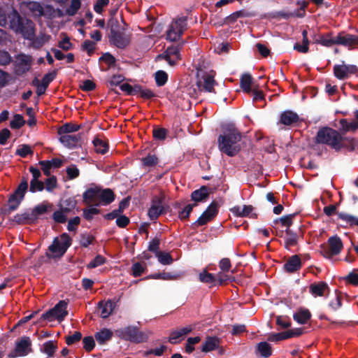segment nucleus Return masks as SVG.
Returning <instances> with one entry per match:
<instances>
[{
	"mask_svg": "<svg viewBox=\"0 0 358 358\" xmlns=\"http://www.w3.org/2000/svg\"><path fill=\"white\" fill-rule=\"evenodd\" d=\"M93 143L96 152L104 154L107 152L108 145L103 141L96 138L94 140Z\"/></svg>",
	"mask_w": 358,
	"mask_h": 358,
	"instance_id": "38",
	"label": "nucleus"
},
{
	"mask_svg": "<svg viewBox=\"0 0 358 358\" xmlns=\"http://www.w3.org/2000/svg\"><path fill=\"white\" fill-rule=\"evenodd\" d=\"M82 47L84 50L87 51L89 55H91L95 49V43L90 40H86L84 41Z\"/></svg>",
	"mask_w": 358,
	"mask_h": 358,
	"instance_id": "61",
	"label": "nucleus"
},
{
	"mask_svg": "<svg viewBox=\"0 0 358 358\" xmlns=\"http://www.w3.org/2000/svg\"><path fill=\"white\" fill-rule=\"evenodd\" d=\"M329 306L334 310H336L341 307V296L339 293L335 292L334 296L329 302Z\"/></svg>",
	"mask_w": 358,
	"mask_h": 358,
	"instance_id": "44",
	"label": "nucleus"
},
{
	"mask_svg": "<svg viewBox=\"0 0 358 358\" xmlns=\"http://www.w3.org/2000/svg\"><path fill=\"white\" fill-rule=\"evenodd\" d=\"M157 257L158 258V261L164 265H169L173 262L171 256L167 252H157Z\"/></svg>",
	"mask_w": 358,
	"mask_h": 358,
	"instance_id": "42",
	"label": "nucleus"
},
{
	"mask_svg": "<svg viewBox=\"0 0 358 358\" xmlns=\"http://www.w3.org/2000/svg\"><path fill=\"white\" fill-rule=\"evenodd\" d=\"M112 336L113 332L110 329H103L95 334V338L98 343L103 344L109 341Z\"/></svg>",
	"mask_w": 358,
	"mask_h": 358,
	"instance_id": "34",
	"label": "nucleus"
},
{
	"mask_svg": "<svg viewBox=\"0 0 358 358\" xmlns=\"http://www.w3.org/2000/svg\"><path fill=\"white\" fill-rule=\"evenodd\" d=\"M99 191L100 188L97 187L88 189L83 194L85 202L98 206Z\"/></svg>",
	"mask_w": 358,
	"mask_h": 358,
	"instance_id": "21",
	"label": "nucleus"
},
{
	"mask_svg": "<svg viewBox=\"0 0 358 358\" xmlns=\"http://www.w3.org/2000/svg\"><path fill=\"white\" fill-rule=\"evenodd\" d=\"M14 221L17 223H31L34 220H32L31 213L24 212L23 213L17 214L14 217Z\"/></svg>",
	"mask_w": 358,
	"mask_h": 358,
	"instance_id": "37",
	"label": "nucleus"
},
{
	"mask_svg": "<svg viewBox=\"0 0 358 358\" xmlns=\"http://www.w3.org/2000/svg\"><path fill=\"white\" fill-rule=\"evenodd\" d=\"M187 17H178L173 20L166 31V38L171 41L179 40L187 29Z\"/></svg>",
	"mask_w": 358,
	"mask_h": 358,
	"instance_id": "6",
	"label": "nucleus"
},
{
	"mask_svg": "<svg viewBox=\"0 0 358 358\" xmlns=\"http://www.w3.org/2000/svg\"><path fill=\"white\" fill-rule=\"evenodd\" d=\"M357 71V67L354 65H335L334 67V76L340 79H346L349 75L355 73Z\"/></svg>",
	"mask_w": 358,
	"mask_h": 358,
	"instance_id": "14",
	"label": "nucleus"
},
{
	"mask_svg": "<svg viewBox=\"0 0 358 358\" xmlns=\"http://www.w3.org/2000/svg\"><path fill=\"white\" fill-rule=\"evenodd\" d=\"M195 204L187 205L181 211L179 212V217L181 220L187 219L189 217L190 213L192 212Z\"/></svg>",
	"mask_w": 358,
	"mask_h": 358,
	"instance_id": "54",
	"label": "nucleus"
},
{
	"mask_svg": "<svg viewBox=\"0 0 358 358\" xmlns=\"http://www.w3.org/2000/svg\"><path fill=\"white\" fill-rule=\"evenodd\" d=\"M106 262V259L101 255H97L94 259H92L88 264L87 268H93L103 264Z\"/></svg>",
	"mask_w": 358,
	"mask_h": 358,
	"instance_id": "48",
	"label": "nucleus"
},
{
	"mask_svg": "<svg viewBox=\"0 0 358 358\" xmlns=\"http://www.w3.org/2000/svg\"><path fill=\"white\" fill-rule=\"evenodd\" d=\"M213 75L206 74L200 78L197 82V86L200 91L211 92L215 85Z\"/></svg>",
	"mask_w": 358,
	"mask_h": 358,
	"instance_id": "16",
	"label": "nucleus"
},
{
	"mask_svg": "<svg viewBox=\"0 0 358 358\" xmlns=\"http://www.w3.org/2000/svg\"><path fill=\"white\" fill-rule=\"evenodd\" d=\"M316 141L319 143L327 144L336 150L347 147V143H349L350 150H352L355 145L354 138H344L338 131L329 127L319 130Z\"/></svg>",
	"mask_w": 358,
	"mask_h": 358,
	"instance_id": "3",
	"label": "nucleus"
},
{
	"mask_svg": "<svg viewBox=\"0 0 358 358\" xmlns=\"http://www.w3.org/2000/svg\"><path fill=\"white\" fill-rule=\"evenodd\" d=\"M13 11L17 12L15 10L6 12L3 8L0 7V26L9 25L10 20V15L12 14Z\"/></svg>",
	"mask_w": 358,
	"mask_h": 358,
	"instance_id": "39",
	"label": "nucleus"
},
{
	"mask_svg": "<svg viewBox=\"0 0 358 358\" xmlns=\"http://www.w3.org/2000/svg\"><path fill=\"white\" fill-rule=\"evenodd\" d=\"M44 188V185L42 182L36 179H32L30 182V191L35 192L36 191H41Z\"/></svg>",
	"mask_w": 358,
	"mask_h": 358,
	"instance_id": "53",
	"label": "nucleus"
},
{
	"mask_svg": "<svg viewBox=\"0 0 358 358\" xmlns=\"http://www.w3.org/2000/svg\"><path fill=\"white\" fill-rule=\"evenodd\" d=\"M257 350L260 355L264 358L271 356L272 350L271 345L266 342L259 343L257 345Z\"/></svg>",
	"mask_w": 358,
	"mask_h": 358,
	"instance_id": "35",
	"label": "nucleus"
},
{
	"mask_svg": "<svg viewBox=\"0 0 358 358\" xmlns=\"http://www.w3.org/2000/svg\"><path fill=\"white\" fill-rule=\"evenodd\" d=\"M113 43L118 48H124L129 43V40L127 38L117 34L113 37Z\"/></svg>",
	"mask_w": 358,
	"mask_h": 358,
	"instance_id": "49",
	"label": "nucleus"
},
{
	"mask_svg": "<svg viewBox=\"0 0 358 358\" xmlns=\"http://www.w3.org/2000/svg\"><path fill=\"white\" fill-rule=\"evenodd\" d=\"M31 351V341L29 337L23 336L15 343L14 351L9 355L10 357H23Z\"/></svg>",
	"mask_w": 358,
	"mask_h": 358,
	"instance_id": "10",
	"label": "nucleus"
},
{
	"mask_svg": "<svg viewBox=\"0 0 358 358\" xmlns=\"http://www.w3.org/2000/svg\"><path fill=\"white\" fill-rule=\"evenodd\" d=\"M217 204L215 202H213L198 218L196 224L199 226H202L212 220L217 214Z\"/></svg>",
	"mask_w": 358,
	"mask_h": 358,
	"instance_id": "13",
	"label": "nucleus"
},
{
	"mask_svg": "<svg viewBox=\"0 0 358 358\" xmlns=\"http://www.w3.org/2000/svg\"><path fill=\"white\" fill-rule=\"evenodd\" d=\"M288 339L287 331H283L277 334H272L268 336V341H279Z\"/></svg>",
	"mask_w": 358,
	"mask_h": 358,
	"instance_id": "50",
	"label": "nucleus"
},
{
	"mask_svg": "<svg viewBox=\"0 0 358 358\" xmlns=\"http://www.w3.org/2000/svg\"><path fill=\"white\" fill-rule=\"evenodd\" d=\"M168 76L163 71H158L155 73V80L158 86L164 85L167 81Z\"/></svg>",
	"mask_w": 358,
	"mask_h": 358,
	"instance_id": "46",
	"label": "nucleus"
},
{
	"mask_svg": "<svg viewBox=\"0 0 358 358\" xmlns=\"http://www.w3.org/2000/svg\"><path fill=\"white\" fill-rule=\"evenodd\" d=\"M28 188V183L23 180L8 200V206L10 210H15L23 200Z\"/></svg>",
	"mask_w": 358,
	"mask_h": 358,
	"instance_id": "9",
	"label": "nucleus"
},
{
	"mask_svg": "<svg viewBox=\"0 0 358 358\" xmlns=\"http://www.w3.org/2000/svg\"><path fill=\"white\" fill-rule=\"evenodd\" d=\"M115 304L113 301L109 300L107 301H101L99 303V308L101 310V316L103 318L108 317L113 311Z\"/></svg>",
	"mask_w": 358,
	"mask_h": 358,
	"instance_id": "25",
	"label": "nucleus"
},
{
	"mask_svg": "<svg viewBox=\"0 0 358 358\" xmlns=\"http://www.w3.org/2000/svg\"><path fill=\"white\" fill-rule=\"evenodd\" d=\"M209 195L208 188L203 186L200 189L194 191L191 197L195 202H200L206 200Z\"/></svg>",
	"mask_w": 358,
	"mask_h": 358,
	"instance_id": "28",
	"label": "nucleus"
},
{
	"mask_svg": "<svg viewBox=\"0 0 358 358\" xmlns=\"http://www.w3.org/2000/svg\"><path fill=\"white\" fill-rule=\"evenodd\" d=\"M317 43H318L322 45L329 47V46H331L332 45L336 44V37L332 38L321 36L320 38V39L317 41Z\"/></svg>",
	"mask_w": 358,
	"mask_h": 358,
	"instance_id": "59",
	"label": "nucleus"
},
{
	"mask_svg": "<svg viewBox=\"0 0 358 358\" xmlns=\"http://www.w3.org/2000/svg\"><path fill=\"white\" fill-rule=\"evenodd\" d=\"M122 91L126 92L128 94L134 95L136 94V90H139L137 85L132 87L131 85L127 83H123L120 85Z\"/></svg>",
	"mask_w": 358,
	"mask_h": 358,
	"instance_id": "55",
	"label": "nucleus"
},
{
	"mask_svg": "<svg viewBox=\"0 0 358 358\" xmlns=\"http://www.w3.org/2000/svg\"><path fill=\"white\" fill-rule=\"evenodd\" d=\"M220 341L216 337H208L202 345V351L208 352L219 347Z\"/></svg>",
	"mask_w": 358,
	"mask_h": 358,
	"instance_id": "30",
	"label": "nucleus"
},
{
	"mask_svg": "<svg viewBox=\"0 0 358 358\" xmlns=\"http://www.w3.org/2000/svg\"><path fill=\"white\" fill-rule=\"evenodd\" d=\"M199 280L204 283L213 284L216 281L215 276L213 274L208 273L206 271H203L199 274Z\"/></svg>",
	"mask_w": 358,
	"mask_h": 358,
	"instance_id": "43",
	"label": "nucleus"
},
{
	"mask_svg": "<svg viewBox=\"0 0 358 358\" xmlns=\"http://www.w3.org/2000/svg\"><path fill=\"white\" fill-rule=\"evenodd\" d=\"M162 57L167 61L171 66L175 65L180 59L178 48L176 46L169 47L163 55H162Z\"/></svg>",
	"mask_w": 358,
	"mask_h": 358,
	"instance_id": "18",
	"label": "nucleus"
},
{
	"mask_svg": "<svg viewBox=\"0 0 358 358\" xmlns=\"http://www.w3.org/2000/svg\"><path fill=\"white\" fill-rule=\"evenodd\" d=\"M311 314L307 309H301L293 315L294 320L299 324H306L310 320Z\"/></svg>",
	"mask_w": 358,
	"mask_h": 358,
	"instance_id": "29",
	"label": "nucleus"
},
{
	"mask_svg": "<svg viewBox=\"0 0 358 358\" xmlns=\"http://www.w3.org/2000/svg\"><path fill=\"white\" fill-rule=\"evenodd\" d=\"M194 329L192 325L178 328L171 332L169 336V342L172 344H176L182 341L185 336L189 334Z\"/></svg>",
	"mask_w": 358,
	"mask_h": 358,
	"instance_id": "15",
	"label": "nucleus"
},
{
	"mask_svg": "<svg viewBox=\"0 0 358 358\" xmlns=\"http://www.w3.org/2000/svg\"><path fill=\"white\" fill-rule=\"evenodd\" d=\"M80 176V170L75 164L69 165V180H73Z\"/></svg>",
	"mask_w": 358,
	"mask_h": 358,
	"instance_id": "51",
	"label": "nucleus"
},
{
	"mask_svg": "<svg viewBox=\"0 0 358 358\" xmlns=\"http://www.w3.org/2000/svg\"><path fill=\"white\" fill-rule=\"evenodd\" d=\"M115 334L122 339L136 343L145 342L149 337L148 333L141 331L132 326L117 329Z\"/></svg>",
	"mask_w": 358,
	"mask_h": 358,
	"instance_id": "5",
	"label": "nucleus"
},
{
	"mask_svg": "<svg viewBox=\"0 0 358 358\" xmlns=\"http://www.w3.org/2000/svg\"><path fill=\"white\" fill-rule=\"evenodd\" d=\"M137 87L139 90H136V94H139L141 97L150 99L155 96L153 92L149 89H143L138 85H137Z\"/></svg>",
	"mask_w": 358,
	"mask_h": 358,
	"instance_id": "52",
	"label": "nucleus"
},
{
	"mask_svg": "<svg viewBox=\"0 0 358 358\" xmlns=\"http://www.w3.org/2000/svg\"><path fill=\"white\" fill-rule=\"evenodd\" d=\"M80 0H71L70 7L69 8V15H73L80 8Z\"/></svg>",
	"mask_w": 358,
	"mask_h": 358,
	"instance_id": "57",
	"label": "nucleus"
},
{
	"mask_svg": "<svg viewBox=\"0 0 358 358\" xmlns=\"http://www.w3.org/2000/svg\"><path fill=\"white\" fill-rule=\"evenodd\" d=\"M25 121L21 115L17 114L13 117V120L10 122V127L13 129H19L24 125Z\"/></svg>",
	"mask_w": 358,
	"mask_h": 358,
	"instance_id": "45",
	"label": "nucleus"
},
{
	"mask_svg": "<svg viewBox=\"0 0 358 358\" xmlns=\"http://www.w3.org/2000/svg\"><path fill=\"white\" fill-rule=\"evenodd\" d=\"M343 248L341 239L334 236L328 239L327 245L321 246V253L328 259H331L333 256L338 255Z\"/></svg>",
	"mask_w": 358,
	"mask_h": 358,
	"instance_id": "8",
	"label": "nucleus"
},
{
	"mask_svg": "<svg viewBox=\"0 0 358 358\" xmlns=\"http://www.w3.org/2000/svg\"><path fill=\"white\" fill-rule=\"evenodd\" d=\"M63 160L59 158H55L49 161H41L40 164L42 166V170L47 176L50 175V169H57L62 166Z\"/></svg>",
	"mask_w": 358,
	"mask_h": 358,
	"instance_id": "22",
	"label": "nucleus"
},
{
	"mask_svg": "<svg viewBox=\"0 0 358 358\" xmlns=\"http://www.w3.org/2000/svg\"><path fill=\"white\" fill-rule=\"evenodd\" d=\"M231 213L236 217H253L255 215L252 213L253 207L251 205H244L243 206H236L230 209Z\"/></svg>",
	"mask_w": 358,
	"mask_h": 358,
	"instance_id": "20",
	"label": "nucleus"
},
{
	"mask_svg": "<svg viewBox=\"0 0 358 358\" xmlns=\"http://www.w3.org/2000/svg\"><path fill=\"white\" fill-rule=\"evenodd\" d=\"M167 131L163 128H158L153 130V136L157 140H164L166 136Z\"/></svg>",
	"mask_w": 358,
	"mask_h": 358,
	"instance_id": "63",
	"label": "nucleus"
},
{
	"mask_svg": "<svg viewBox=\"0 0 358 358\" xmlns=\"http://www.w3.org/2000/svg\"><path fill=\"white\" fill-rule=\"evenodd\" d=\"M241 87L246 93H250L252 90V78L249 74L243 75L241 78Z\"/></svg>",
	"mask_w": 358,
	"mask_h": 358,
	"instance_id": "33",
	"label": "nucleus"
},
{
	"mask_svg": "<svg viewBox=\"0 0 358 358\" xmlns=\"http://www.w3.org/2000/svg\"><path fill=\"white\" fill-rule=\"evenodd\" d=\"M336 43L350 48L358 44V38L351 34H340L336 37Z\"/></svg>",
	"mask_w": 358,
	"mask_h": 358,
	"instance_id": "19",
	"label": "nucleus"
},
{
	"mask_svg": "<svg viewBox=\"0 0 358 358\" xmlns=\"http://www.w3.org/2000/svg\"><path fill=\"white\" fill-rule=\"evenodd\" d=\"M29 13L34 16H40L43 14V8L38 2L31 1L25 3Z\"/></svg>",
	"mask_w": 358,
	"mask_h": 358,
	"instance_id": "32",
	"label": "nucleus"
},
{
	"mask_svg": "<svg viewBox=\"0 0 358 358\" xmlns=\"http://www.w3.org/2000/svg\"><path fill=\"white\" fill-rule=\"evenodd\" d=\"M141 162L144 166H154L158 163V158L155 155H148L142 158Z\"/></svg>",
	"mask_w": 358,
	"mask_h": 358,
	"instance_id": "41",
	"label": "nucleus"
},
{
	"mask_svg": "<svg viewBox=\"0 0 358 358\" xmlns=\"http://www.w3.org/2000/svg\"><path fill=\"white\" fill-rule=\"evenodd\" d=\"M51 208V204L47 201H44L31 210L32 220L34 221L44 215Z\"/></svg>",
	"mask_w": 358,
	"mask_h": 358,
	"instance_id": "24",
	"label": "nucleus"
},
{
	"mask_svg": "<svg viewBox=\"0 0 358 358\" xmlns=\"http://www.w3.org/2000/svg\"><path fill=\"white\" fill-rule=\"evenodd\" d=\"M82 143L83 139L80 135H69V148L80 147L81 146Z\"/></svg>",
	"mask_w": 358,
	"mask_h": 358,
	"instance_id": "40",
	"label": "nucleus"
},
{
	"mask_svg": "<svg viewBox=\"0 0 358 358\" xmlns=\"http://www.w3.org/2000/svg\"><path fill=\"white\" fill-rule=\"evenodd\" d=\"M55 346L52 342H46L43 345V352L48 356H52L55 352Z\"/></svg>",
	"mask_w": 358,
	"mask_h": 358,
	"instance_id": "56",
	"label": "nucleus"
},
{
	"mask_svg": "<svg viewBox=\"0 0 358 358\" xmlns=\"http://www.w3.org/2000/svg\"><path fill=\"white\" fill-rule=\"evenodd\" d=\"M298 120V115L292 111H285L280 116V122L285 125H291L297 122Z\"/></svg>",
	"mask_w": 358,
	"mask_h": 358,
	"instance_id": "27",
	"label": "nucleus"
},
{
	"mask_svg": "<svg viewBox=\"0 0 358 358\" xmlns=\"http://www.w3.org/2000/svg\"><path fill=\"white\" fill-rule=\"evenodd\" d=\"M145 266L139 262L135 263L132 266V274L135 277L141 275L144 272Z\"/></svg>",
	"mask_w": 358,
	"mask_h": 358,
	"instance_id": "58",
	"label": "nucleus"
},
{
	"mask_svg": "<svg viewBox=\"0 0 358 358\" xmlns=\"http://www.w3.org/2000/svg\"><path fill=\"white\" fill-rule=\"evenodd\" d=\"M58 134L59 136L60 142L64 144V146L66 145L67 143V124H63L58 130Z\"/></svg>",
	"mask_w": 358,
	"mask_h": 358,
	"instance_id": "47",
	"label": "nucleus"
},
{
	"mask_svg": "<svg viewBox=\"0 0 358 358\" xmlns=\"http://www.w3.org/2000/svg\"><path fill=\"white\" fill-rule=\"evenodd\" d=\"M241 134L234 124H227L224 127L222 134L218 138V147L221 152L233 157L238 153L241 148Z\"/></svg>",
	"mask_w": 358,
	"mask_h": 358,
	"instance_id": "2",
	"label": "nucleus"
},
{
	"mask_svg": "<svg viewBox=\"0 0 358 358\" xmlns=\"http://www.w3.org/2000/svg\"><path fill=\"white\" fill-rule=\"evenodd\" d=\"M67 314V303L65 301H60L53 308L43 313L41 320L52 322L57 320L61 322L64 320Z\"/></svg>",
	"mask_w": 358,
	"mask_h": 358,
	"instance_id": "7",
	"label": "nucleus"
},
{
	"mask_svg": "<svg viewBox=\"0 0 358 358\" xmlns=\"http://www.w3.org/2000/svg\"><path fill=\"white\" fill-rule=\"evenodd\" d=\"M67 250V236L64 234L59 237L55 238L52 243L48 247L45 256H42L38 262L41 266L44 263H55L64 256Z\"/></svg>",
	"mask_w": 358,
	"mask_h": 358,
	"instance_id": "4",
	"label": "nucleus"
},
{
	"mask_svg": "<svg viewBox=\"0 0 358 358\" xmlns=\"http://www.w3.org/2000/svg\"><path fill=\"white\" fill-rule=\"evenodd\" d=\"M9 28L15 33L21 34L25 39L31 41V45L34 48L41 47L48 41V36L41 35L34 39L35 29L33 22L24 17H21L17 12L13 11L10 15Z\"/></svg>",
	"mask_w": 358,
	"mask_h": 358,
	"instance_id": "1",
	"label": "nucleus"
},
{
	"mask_svg": "<svg viewBox=\"0 0 358 358\" xmlns=\"http://www.w3.org/2000/svg\"><path fill=\"white\" fill-rule=\"evenodd\" d=\"M339 124L341 125V130L344 134L358 129V122L355 120L348 122L346 119H341L339 121Z\"/></svg>",
	"mask_w": 358,
	"mask_h": 358,
	"instance_id": "31",
	"label": "nucleus"
},
{
	"mask_svg": "<svg viewBox=\"0 0 358 358\" xmlns=\"http://www.w3.org/2000/svg\"><path fill=\"white\" fill-rule=\"evenodd\" d=\"M284 238L286 248L294 246L297 243V236L292 234L289 229H286Z\"/></svg>",
	"mask_w": 358,
	"mask_h": 358,
	"instance_id": "36",
	"label": "nucleus"
},
{
	"mask_svg": "<svg viewBox=\"0 0 358 358\" xmlns=\"http://www.w3.org/2000/svg\"><path fill=\"white\" fill-rule=\"evenodd\" d=\"M109 3V0H98L94 6V10L96 13L101 14L103 9Z\"/></svg>",
	"mask_w": 358,
	"mask_h": 358,
	"instance_id": "60",
	"label": "nucleus"
},
{
	"mask_svg": "<svg viewBox=\"0 0 358 358\" xmlns=\"http://www.w3.org/2000/svg\"><path fill=\"white\" fill-rule=\"evenodd\" d=\"M164 196H155L153 199L148 213L150 220H156L164 212Z\"/></svg>",
	"mask_w": 358,
	"mask_h": 358,
	"instance_id": "11",
	"label": "nucleus"
},
{
	"mask_svg": "<svg viewBox=\"0 0 358 358\" xmlns=\"http://www.w3.org/2000/svg\"><path fill=\"white\" fill-rule=\"evenodd\" d=\"M16 153L21 157H26L27 155L31 153V148L27 145H22L16 150Z\"/></svg>",
	"mask_w": 358,
	"mask_h": 358,
	"instance_id": "62",
	"label": "nucleus"
},
{
	"mask_svg": "<svg viewBox=\"0 0 358 358\" xmlns=\"http://www.w3.org/2000/svg\"><path fill=\"white\" fill-rule=\"evenodd\" d=\"M301 266V259L297 255L290 257L284 265L285 269L288 272H294L299 270Z\"/></svg>",
	"mask_w": 358,
	"mask_h": 358,
	"instance_id": "26",
	"label": "nucleus"
},
{
	"mask_svg": "<svg viewBox=\"0 0 358 358\" xmlns=\"http://www.w3.org/2000/svg\"><path fill=\"white\" fill-rule=\"evenodd\" d=\"M83 342L87 351H91L94 347V341L92 336L85 337Z\"/></svg>",
	"mask_w": 358,
	"mask_h": 358,
	"instance_id": "64",
	"label": "nucleus"
},
{
	"mask_svg": "<svg viewBox=\"0 0 358 358\" xmlns=\"http://www.w3.org/2000/svg\"><path fill=\"white\" fill-rule=\"evenodd\" d=\"M32 64L31 56L25 54H20L15 58V70L18 74L28 71Z\"/></svg>",
	"mask_w": 358,
	"mask_h": 358,
	"instance_id": "12",
	"label": "nucleus"
},
{
	"mask_svg": "<svg viewBox=\"0 0 358 358\" xmlns=\"http://www.w3.org/2000/svg\"><path fill=\"white\" fill-rule=\"evenodd\" d=\"M309 292L315 297L323 296L329 292V288L326 282L321 281L317 283H312L309 286Z\"/></svg>",
	"mask_w": 358,
	"mask_h": 358,
	"instance_id": "17",
	"label": "nucleus"
},
{
	"mask_svg": "<svg viewBox=\"0 0 358 358\" xmlns=\"http://www.w3.org/2000/svg\"><path fill=\"white\" fill-rule=\"evenodd\" d=\"M114 199L115 195L111 189L100 188L98 206L100 204L108 205L113 202Z\"/></svg>",
	"mask_w": 358,
	"mask_h": 358,
	"instance_id": "23",
	"label": "nucleus"
}]
</instances>
